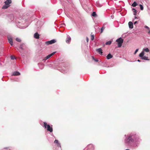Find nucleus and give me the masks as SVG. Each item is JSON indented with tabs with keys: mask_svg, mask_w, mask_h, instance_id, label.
<instances>
[{
	"mask_svg": "<svg viewBox=\"0 0 150 150\" xmlns=\"http://www.w3.org/2000/svg\"><path fill=\"white\" fill-rule=\"evenodd\" d=\"M139 137L135 134L131 133L127 135L125 139V144L133 149L137 148L140 141Z\"/></svg>",
	"mask_w": 150,
	"mask_h": 150,
	"instance_id": "f257e3e1",
	"label": "nucleus"
},
{
	"mask_svg": "<svg viewBox=\"0 0 150 150\" xmlns=\"http://www.w3.org/2000/svg\"><path fill=\"white\" fill-rule=\"evenodd\" d=\"M22 21H18L16 22V24L17 27L20 28H25L28 26V25H25L24 23H22Z\"/></svg>",
	"mask_w": 150,
	"mask_h": 150,
	"instance_id": "f03ea898",
	"label": "nucleus"
},
{
	"mask_svg": "<svg viewBox=\"0 0 150 150\" xmlns=\"http://www.w3.org/2000/svg\"><path fill=\"white\" fill-rule=\"evenodd\" d=\"M11 3V0H6L4 2L5 4V5H4L2 6L3 9H6L10 6V4Z\"/></svg>",
	"mask_w": 150,
	"mask_h": 150,
	"instance_id": "7ed1b4c3",
	"label": "nucleus"
},
{
	"mask_svg": "<svg viewBox=\"0 0 150 150\" xmlns=\"http://www.w3.org/2000/svg\"><path fill=\"white\" fill-rule=\"evenodd\" d=\"M44 126L45 128H47V131H49L50 132H52L53 131V129L52 127H51L50 125H47L46 122H44Z\"/></svg>",
	"mask_w": 150,
	"mask_h": 150,
	"instance_id": "20e7f679",
	"label": "nucleus"
},
{
	"mask_svg": "<svg viewBox=\"0 0 150 150\" xmlns=\"http://www.w3.org/2000/svg\"><path fill=\"white\" fill-rule=\"evenodd\" d=\"M116 42H117L118 47H120L122 46V44L123 42V40L121 38H120L116 40Z\"/></svg>",
	"mask_w": 150,
	"mask_h": 150,
	"instance_id": "39448f33",
	"label": "nucleus"
},
{
	"mask_svg": "<svg viewBox=\"0 0 150 150\" xmlns=\"http://www.w3.org/2000/svg\"><path fill=\"white\" fill-rule=\"evenodd\" d=\"M144 52L142 51L139 54V57H140L142 59L148 60L149 59H148V57L145 56H144Z\"/></svg>",
	"mask_w": 150,
	"mask_h": 150,
	"instance_id": "423d86ee",
	"label": "nucleus"
},
{
	"mask_svg": "<svg viewBox=\"0 0 150 150\" xmlns=\"http://www.w3.org/2000/svg\"><path fill=\"white\" fill-rule=\"evenodd\" d=\"M94 148L92 144H89L85 149L84 150H94Z\"/></svg>",
	"mask_w": 150,
	"mask_h": 150,
	"instance_id": "0eeeda50",
	"label": "nucleus"
},
{
	"mask_svg": "<svg viewBox=\"0 0 150 150\" xmlns=\"http://www.w3.org/2000/svg\"><path fill=\"white\" fill-rule=\"evenodd\" d=\"M56 42V40L54 39L51 40L50 41H48L45 42V44L48 45H49L55 43Z\"/></svg>",
	"mask_w": 150,
	"mask_h": 150,
	"instance_id": "6e6552de",
	"label": "nucleus"
},
{
	"mask_svg": "<svg viewBox=\"0 0 150 150\" xmlns=\"http://www.w3.org/2000/svg\"><path fill=\"white\" fill-rule=\"evenodd\" d=\"M56 52H52V53L48 55L46 57H45L44 59H43V60H47V59H49L53 55L55 54V53Z\"/></svg>",
	"mask_w": 150,
	"mask_h": 150,
	"instance_id": "1a4fd4ad",
	"label": "nucleus"
},
{
	"mask_svg": "<svg viewBox=\"0 0 150 150\" xmlns=\"http://www.w3.org/2000/svg\"><path fill=\"white\" fill-rule=\"evenodd\" d=\"M71 38L70 36L67 35V38L66 39V42L67 43H69L71 41Z\"/></svg>",
	"mask_w": 150,
	"mask_h": 150,
	"instance_id": "9d476101",
	"label": "nucleus"
},
{
	"mask_svg": "<svg viewBox=\"0 0 150 150\" xmlns=\"http://www.w3.org/2000/svg\"><path fill=\"white\" fill-rule=\"evenodd\" d=\"M8 39L9 43L12 46L13 45V42L12 38L11 37H8Z\"/></svg>",
	"mask_w": 150,
	"mask_h": 150,
	"instance_id": "9b49d317",
	"label": "nucleus"
},
{
	"mask_svg": "<svg viewBox=\"0 0 150 150\" xmlns=\"http://www.w3.org/2000/svg\"><path fill=\"white\" fill-rule=\"evenodd\" d=\"M20 75V73L17 71H16L13 72L12 74V76H19V75Z\"/></svg>",
	"mask_w": 150,
	"mask_h": 150,
	"instance_id": "f8f14e48",
	"label": "nucleus"
},
{
	"mask_svg": "<svg viewBox=\"0 0 150 150\" xmlns=\"http://www.w3.org/2000/svg\"><path fill=\"white\" fill-rule=\"evenodd\" d=\"M128 25L130 29H132L133 28V23L132 22L129 21L128 23Z\"/></svg>",
	"mask_w": 150,
	"mask_h": 150,
	"instance_id": "ddd939ff",
	"label": "nucleus"
},
{
	"mask_svg": "<svg viewBox=\"0 0 150 150\" xmlns=\"http://www.w3.org/2000/svg\"><path fill=\"white\" fill-rule=\"evenodd\" d=\"M96 51L98 52L100 54L102 55L103 52H102V50L101 48L96 49Z\"/></svg>",
	"mask_w": 150,
	"mask_h": 150,
	"instance_id": "4468645a",
	"label": "nucleus"
},
{
	"mask_svg": "<svg viewBox=\"0 0 150 150\" xmlns=\"http://www.w3.org/2000/svg\"><path fill=\"white\" fill-rule=\"evenodd\" d=\"M34 37L36 39H39V35L38 33H36L34 34Z\"/></svg>",
	"mask_w": 150,
	"mask_h": 150,
	"instance_id": "2eb2a0df",
	"label": "nucleus"
},
{
	"mask_svg": "<svg viewBox=\"0 0 150 150\" xmlns=\"http://www.w3.org/2000/svg\"><path fill=\"white\" fill-rule=\"evenodd\" d=\"M112 55L110 53L109 54L106 56L107 59H110L112 57Z\"/></svg>",
	"mask_w": 150,
	"mask_h": 150,
	"instance_id": "dca6fc26",
	"label": "nucleus"
},
{
	"mask_svg": "<svg viewBox=\"0 0 150 150\" xmlns=\"http://www.w3.org/2000/svg\"><path fill=\"white\" fill-rule=\"evenodd\" d=\"M54 143L55 144H57V146H58L61 147L60 144L59 143V141H58L57 140H55L54 141Z\"/></svg>",
	"mask_w": 150,
	"mask_h": 150,
	"instance_id": "f3484780",
	"label": "nucleus"
},
{
	"mask_svg": "<svg viewBox=\"0 0 150 150\" xmlns=\"http://www.w3.org/2000/svg\"><path fill=\"white\" fill-rule=\"evenodd\" d=\"M25 45L24 44H22L20 45V48L21 49L23 50L25 48Z\"/></svg>",
	"mask_w": 150,
	"mask_h": 150,
	"instance_id": "a211bd4d",
	"label": "nucleus"
},
{
	"mask_svg": "<svg viewBox=\"0 0 150 150\" xmlns=\"http://www.w3.org/2000/svg\"><path fill=\"white\" fill-rule=\"evenodd\" d=\"M137 5V2H136V1H134L132 4V6L133 7H135Z\"/></svg>",
	"mask_w": 150,
	"mask_h": 150,
	"instance_id": "6ab92c4d",
	"label": "nucleus"
},
{
	"mask_svg": "<svg viewBox=\"0 0 150 150\" xmlns=\"http://www.w3.org/2000/svg\"><path fill=\"white\" fill-rule=\"evenodd\" d=\"M142 51H143L144 52L145 51V52H147L149 51V50L148 48H144L143 49Z\"/></svg>",
	"mask_w": 150,
	"mask_h": 150,
	"instance_id": "aec40b11",
	"label": "nucleus"
},
{
	"mask_svg": "<svg viewBox=\"0 0 150 150\" xmlns=\"http://www.w3.org/2000/svg\"><path fill=\"white\" fill-rule=\"evenodd\" d=\"M132 10L134 12V16H136V13H137V10L134 8H132Z\"/></svg>",
	"mask_w": 150,
	"mask_h": 150,
	"instance_id": "412c9836",
	"label": "nucleus"
},
{
	"mask_svg": "<svg viewBox=\"0 0 150 150\" xmlns=\"http://www.w3.org/2000/svg\"><path fill=\"white\" fill-rule=\"evenodd\" d=\"M112 43V41H109L108 42H107L105 43V44L106 45H110Z\"/></svg>",
	"mask_w": 150,
	"mask_h": 150,
	"instance_id": "4be33fe9",
	"label": "nucleus"
},
{
	"mask_svg": "<svg viewBox=\"0 0 150 150\" xmlns=\"http://www.w3.org/2000/svg\"><path fill=\"white\" fill-rule=\"evenodd\" d=\"M92 16L93 17H96L97 16L96 12H93L92 14Z\"/></svg>",
	"mask_w": 150,
	"mask_h": 150,
	"instance_id": "5701e85b",
	"label": "nucleus"
},
{
	"mask_svg": "<svg viewBox=\"0 0 150 150\" xmlns=\"http://www.w3.org/2000/svg\"><path fill=\"white\" fill-rule=\"evenodd\" d=\"M139 6L140 7V10H143L144 9V7L143 5L141 4H139Z\"/></svg>",
	"mask_w": 150,
	"mask_h": 150,
	"instance_id": "b1692460",
	"label": "nucleus"
},
{
	"mask_svg": "<svg viewBox=\"0 0 150 150\" xmlns=\"http://www.w3.org/2000/svg\"><path fill=\"white\" fill-rule=\"evenodd\" d=\"M91 40H93L94 38V35H91Z\"/></svg>",
	"mask_w": 150,
	"mask_h": 150,
	"instance_id": "393cba45",
	"label": "nucleus"
},
{
	"mask_svg": "<svg viewBox=\"0 0 150 150\" xmlns=\"http://www.w3.org/2000/svg\"><path fill=\"white\" fill-rule=\"evenodd\" d=\"M16 40L18 42H20L21 41V40L19 38H16Z\"/></svg>",
	"mask_w": 150,
	"mask_h": 150,
	"instance_id": "a878e982",
	"label": "nucleus"
},
{
	"mask_svg": "<svg viewBox=\"0 0 150 150\" xmlns=\"http://www.w3.org/2000/svg\"><path fill=\"white\" fill-rule=\"evenodd\" d=\"M92 58L93 59V60H94L95 62H98V60L96 59H95L93 56H92Z\"/></svg>",
	"mask_w": 150,
	"mask_h": 150,
	"instance_id": "bb28decb",
	"label": "nucleus"
},
{
	"mask_svg": "<svg viewBox=\"0 0 150 150\" xmlns=\"http://www.w3.org/2000/svg\"><path fill=\"white\" fill-rule=\"evenodd\" d=\"M11 58L12 60H14L15 59V57L12 55L11 56Z\"/></svg>",
	"mask_w": 150,
	"mask_h": 150,
	"instance_id": "cd10ccee",
	"label": "nucleus"
},
{
	"mask_svg": "<svg viewBox=\"0 0 150 150\" xmlns=\"http://www.w3.org/2000/svg\"><path fill=\"white\" fill-rule=\"evenodd\" d=\"M105 29V28L104 27H102L101 29V32H100V33H102L103 32V30H104V29Z\"/></svg>",
	"mask_w": 150,
	"mask_h": 150,
	"instance_id": "c85d7f7f",
	"label": "nucleus"
},
{
	"mask_svg": "<svg viewBox=\"0 0 150 150\" xmlns=\"http://www.w3.org/2000/svg\"><path fill=\"white\" fill-rule=\"evenodd\" d=\"M138 50H139V49H137L135 51L134 53V54H135L137 53V52L138 51Z\"/></svg>",
	"mask_w": 150,
	"mask_h": 150,
	"instance_id": "c756f323",
	"label": "nucleus"
},
{
	"mask_svg": "<svg viewBox=\"0 0 150 150\" xmlns=\"http://www.w3.org/2000/svg\"><path fill=\"white\" fill-rule=\"evenodd\" d=\"M145 28H147L148 29H149V28L148 26H147L146 25L145 26Z\"/></svg>",
	"mask_w": 150,
	"mask_h": 150,
	"instance_id": "7c9ffc66",
	"label": "nucleus"
},
{
	"mask_svg": "<svg viewBox=\"0 0 150 150\" xmlns=\"http://www.w3.org/2000/svg\"><path fill=\"white\" fill-rule=\"evenodd\" d=\"M138 21H136L134 23V24H135L137 23H138Z\"/></svg>",
	"mask_w": 150,
	"mask_h": 150,
	"instance_id": "2f4dec72",
	"label": "nucleus"
},
{
	"mask_svg": "<svg viewBox=\"0 0 150 150\" xmlns=\"http://www.w3.org/2000/svg\"><path fill=\"white\" fill-rule=\"evenodd\" d=\"M134 18V19H133V20H134L135 19L137 18H137L136 17V16H135Z\"/></svg>",
	"mask_w": 150,
	"mask_h": 150,
	"instance_id": "473e14b6",
	"label": "nucleus"
},
{
	"mask_svg": "<svg viewBox=\"0 0 150 150\" xmlns=\"http://www.w3.org/2000/svg\"><path fill=\"white\" fill-rule=\"evenodd\" d=\"M88 37H86V41L88 42Z\"/></svg>",
	"mask_w": 150,
	"mask_h": 150,
	"instance_id": "72a5a7b5",
	"label": "nucleus"
},
{
	"mask_svg": "<svg viewBox=\"0 0 150 150\" xmlns=\"http://www.w3.org/2000/svg\"><path fill=\"white\" fill-rule=\"evenodd\" d=\"M148 34L149 35H150V30H149L148 32Z\"/></svg>",
	"mask_w": 150,
	"mask_h": 150,
	"instance_id": "f704fd0d",
	"label": "nucleus"
},
{
	"mask_svg": "<svg viewBox=\"0 0 150 150\" xmlns=\"http://www.w3.org/2000/svg\"><path fill=\"white\" fill-rule=\"evenodd\" d=\"M137 61L138 62H140L141 61H140V60H139V59H138V60H137Z\"/></svg>",
	"mask_w": 150,
	"mask_h": 150,
	"instance_id": "c9c22d12",
	"label": "nucleus"
},
{
	"mask_svg": "<svg viewBox=\"0 0 150 150\" xmlns=\"http://www.w3.org/2000/svg\"><path fill=\"white\" fill-rule=\"evenodd\" d=\"M62 72H63V73H64L65 72V71H62Z\"/></svg>",
	"mask_w": 150,
	"mask_h": 150,
	"instance_id": "e433bc0d",
	"label": "nucleus"
},
{
	"mask_svg": "<svg viewBox=\"0 0 150 150\" xmlns=\"http://www.w3.org/2000/svg\"><path fill=\"white\" fill-rule=\"evenodd\" d=\"M41 65L42 66V67L43 66V65H42V64H41ZM42 68H43V67H42V68H41V69H42Z\"/></svg>",
	"mask_w": 150,
	"mask_h": 150,
	"instance_id": "4c0bfd02",
	"label": "nucleus"
},
{
	"mask_svg": "<svg viewBox=\"0 0 150 150\" xmlns=\"http://www.w3.org/2000/svg\"><path fill=\"white\" fill-rule=\"evenodd\" d=\"M63 25L62 26H65V24H64V25Z\"/></svg>",
	"mask_w": 150,
	"mask_h": 150,
	"instance_id": "58836bf2",
	"label": "nucleus"
},
{
	"mask_svg": "<svg viewBox=\"0 0 150 150\" xmlns=\"http://www.w3.org/2000/svg\"><path fill=\"white\" fill-rule=\"evenodd\" d=\"M24 22L25 23H26V21H25V20H24Z\"/></svg>",
	"mask_w": 150,
	"mask_h": 150,
	"instance_id": "ea45409f",
	"label": "nucleus"
},
{
	"mask_svg": "<svg viewBox=\"0 0 150 150\" xmlns=\"http://www.w3.org/2000/svg\"><path fill=\"white\" fill-rule=\"evenodd\" d=\"M125 150H129V149H125Z\"/></svg>",
	"mask_w": 150,
	"mask_h": 150,
	"instance_id": "a19ab883",
	"label": "nucleus"
}]
</instances>
